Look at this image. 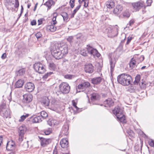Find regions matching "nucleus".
Wrapping results in <instances>:
<instances>
[{"label": "nucleus", "mask_w": 154, "mask_h": 154, "mask_svg": "<svg viewBox=\"0 0 154 154\" xmlns=\"http://www.w3.org/2000/svg\"><path fill=\"white\" fill-rule=\"evenodd\" d=\"M51 51L56 59H60L68 53L67 45L63 43L55 44L51 46Z\"/></svg>", "instance_id": "obj_1"}, {"label": "nucleus", "mask_w": 154, "mask_h": 154, "mask_svg": "<svg viewBox=\"0 0 154 154\" xmlns=\"http://www.w3.org/2000/svg\"><path fill=\"white\" fill-rule=\"evenodd\" d=\"M118 82L123 86H128L132 81L130 75L126 74H122L117 77Z\"/></svg>", "instance_id": "obj_2"}, {"label": "nucleus", "mask_w": 154, "mask_h": 154, "mask_svg": "<svg viewBox=\"0 0 154 154\" xmlns=\"http://www.w3.org/2000/svg\"><path fill=\"white\" fill-rule=\"evenodd\" d=\"M113 112L121 122L123 123L126 122L125 117L123 114V111L119 107H116L113 110Z\"/></svg>", "instance_id": "obj_3"}, {"label": "nucleus", "mask_w": 154, "mask_h": 154, "mask_svg": "<svg viewBox=\"0 0 154 154\" xmlns=\"http://www.w3.org/2000/svg\"><path fill=\"white\" fill-rule=\"evenodd\" d=\"M0 114L4 118H11L10 110L7 108L6 106L4 103L0 105Z\"/></svg>", "instance_id": "obj_4"}, {"label": "nucleus", "mask_w": 154, "mask_h": 154, "mask_svg": "<svg viewBox=\"0 0 154 154\" xmlns=\"http://www.w3.org/2000/svg\"><path fill=\"white\" fill-rule=\"evenodd\" d=\"M59 89L56 92L58 96L61 94L68 93L70 91V87L67 83L63 82L60 85Z\"/></svg>", "instance_id": "obj_5"}, {"label": "nucleus", "mask_w": 154, "mask_h": 154, "mask_svg": "<svg viewBox=\"0 0 154 154\" xmlns=\"http://www.w3.org/2000/svg\"><path fill=\"white\" fill-rule=\"evenodd\" d=\"M33 67L35 71L39 73L42 74L46 71L45 66L39 62L35 63Z\"/></svg>", "instance_id": "obj_6"}, {"label": "nucleus", "mask_w": 154, "mask_h": 154, "mask_svg": "<svg viewBox=\"0 0 154 154\" xmlns=\"http://www.w3.org/2000/svg\"><path fill=\"white\" fill-rule=\"evenodd\" d=\"M32 96L29 93H27L23 95V102L26 104L30 103L32 100Z\"/></svg>", "instance_id": "obj_7"}, {"label": "nucleus", "mask_w": 154, "mask_h": 154, "mask_svg": "<svg viewBox=\"0 0 154 154\" xmlns=\"http://www.w3.org/2000/svg\"><path fill=\"white\" fill-rule=\"evenodd\" d=\"M58 101L55 99H53L51 102L50 105H49V108L51 109L56 111L57 108L58 107Z\"/></svg>", "instance_id": "obj_8"}, {"label": "nucleus", "mask_w": 154, "mask_h": 154, "mask_svg": "<svg viewBox=\"0 0 154 154\" xmlns=\"http://www.w3.org/2000/svg\"><path fill=\"white\" fill-rule=\"evenodd\" d=\"M87 50L89 53L93 55L94 56H96L97 57H99L100 56V54L96 49L89 46L87 48Z\"/></svg>", "instance_id": "obj_9"}, {"label": "nucleus", "mask_w": 154, "mask_h": 154, "mask_svg": "<svg viewBox=\"0 0 154 154\" xmlns=\"http://www.w3.org/2000/svg\"><path fill=\"white\" fill-rule=\"evenodd\" d=\"M106 31L107 33L109 34V35L112 37L116 36L118 33L117 29H112L111 28L108 27L106 29Z\"/></svg>", "instance_id": "obj_10"}, {"label": "nucleus", "mask_w": 154, "mask_h": 154, "mask_svg": "<svg viewBox=\"0 0 154 154\" xmlns=\"http://www.w3.org/2000/svg\"><path fill=\"white\" fill-rule=\"evenodd\" d=\"M134 11H138L143 6V4L142 2H137L134 3L132 4Z\"/></svg>", "instance_id": "obj_11"}, {"label": "nucleus", "mask_w": 154, "mask_h": 154, "mask_svg": "<svg viewBox=\"0 0 154 154\" xmlns=\"http://www.w3.org/2000/svg\"><path fill=\"white\" fill-rule=\"evenodd\" d=\"M26 91L29 92L32 91L35 88L34 85L31 82L27 83L25 86Z\"/></svg>", "instance_id": "obj_12"}, {"label": "nucleus", "mask_w": 154, "mask_h": 154, "mask_svg": "<svg viewBox=\"0 0 154 154\" xmlns=\"http://www.w3.org/2000/svg\"><path fill=\"white\" fill-rule=\"evenodd\" d=\"M85 70L86 72L92 73L94 71V66L91 63L86 64L85 66Z\"/></svg>", "instance_id": "obj_13"}, {"label": "nucleus", "mask_w": 154, "mask_h": 154, "mask_svg": "<svg viewBox=\"0 0 154 154\" xmlns=\"http://www.w3.org/2000/svg\"><path fill=\"white\" fill-rule=\"evenodd\" d=\"M38 137L41 140V146L43 147L46 146L47 145L49 144L50 140L49 139H47L43 138L42 137H40L39 136Z\"/></svg>", "instance_id": "obj_14"}, {"label": "nucleus", "mask_w": 154, "mask_h": 154, "mask_svg": "<svg viewBox=\"0 0 154 154\" xmlns=\"http://www.w3.org/2000/svg\"><path fill=\"white\" fill-rule=\"evenodd\" d=\"M41 103L45 106H48L50 104V100L48 97H44L42 99Z\"/></svg>", "instance_id": "obj_15"}, {"label": "nucleus", "mask_w": 154, "mask_h": 154, "mask_svg": "<svg viewBox=\"0 0 154 154\" xmlns=\"http://www.w3.org/2000/svg\"><path fill=\"white\" fill-rule=\"evenodd\" d=\"M90 85V84L89 82H85L79 84L78 85L77 88L79 89L84 90L89 87Z\"/></svg>", "instance_id": "obj_16"}, {"label": "nucleus", "mask_w": 154, "mask_h": 154, "mask_svg": "<svg viewBox=\"0 0 154 154\" xmlns=\"http://www.w3.org/2000/svg\"><path fill=\"white\" fill-rule=\"evenodd\" d=\"M104 104L105 106L108 107L113 106L114 103L112 99L108 98L104 101Z\"/></svg>", "instance_id": "obj_17"}, {"label": "nucleus", "mask_w": 154, "mask_h": 154, "mask_svg": "<svg viewBox=\"0 0 154 154\" xmlns=\"http://www.w3.org/2000/svg\"><path fill=\"white\" fill-rule=\"evenodd\" d=\"M136 60V62L137 64L141 62L144 59V57L143 56H135L133 58Z\"/></svg>", "instance_id": "obj_18"}, {"label": "nucleus", "mask_w": 154, "mask_h": 154, "mask_svg": "<svg viewBox=\"0 0 154 154\" xmlns=\"http://www.w3.org/2000/svg\"><path fill=\"white\" fill-rule=\"evenodd\" d=\"M69 142L66 139H63L60 142L61 147L63 148H67L68 146Z\"/></svg>", "instance_id": "obj_19"}, {"label": "nucleus", "mask_w": 154, "mask_h": 154, "mask_svg": "<svg viewBox=\"0 0 154 154\" xmlns=\"http://www.w3.org/2000/svg\"><path fill=\"white\" fill-rule=\"evenodd\" d=\"M14 143L12 141L8 142L6 146L7 149L8 151L13 150L14 149Z\"/></svg>", "instance_id": "obj_20"}, {"label": "nucleus", "mask_w": 154, "mask_h": 154, "mask_svg": "<svg viewBox=\"0 0 154 154\" xmlns=\"http://www.w3.org/2000/svg\"><path fill=\"white\" fill-rule=\"evenodd\" d=\"M69 127L68 125H66L63 127L61 131V135H67L68 134Z\"/></svg>", "instance_id": "obj_21"}, {"label": "nucleus", "mask_w": 154, "mask_h": 154, "mask_svg": "<svg viewBox=\"0 0 154 154\" xmlns=\"http://www.w3.org/2000/svg\"><path fill=\"white\" fill-rule=\"evenodd\" d=\"M24 83V81L20 79L18 80L15 83L14 87L15 88H21Z\"/></svg>", "instance_id": "obj_22"}, {"label": "nucleus", "mask_w": 154, "mask_h": 154, "mask_svg": "<svg viewBox=\"0 0 154 154\" xmlns=\"http://www.w3.org/2000/svg\"><path fill=\"white\" fill-rule=\"evenodd\" d=\"M123 9L121 5H118L114 9L113 12L115 14H118L120 13Z\"/></svg>", "instance_id": "obj_23"}, {"label": "nucleus", "mask_w": 154, "mask_h": 154, "mask_svg": "<svg viewBox=\"0 0 154 154\" xmlns=\"http://www.w3.org/2000/svg\"><path fill=\"white\" fill-rule=\"evenodd\" d=\"M26 130V127L25 125L20 127L19 131V135H24Z\"/></svg>", "instance_id": "obj_24"}, {"label": "nucleus", "mask_w": 154, "mask_h": 154, "mask_svg": "<svg viewBox=\"0 0 154 154\" xmlns=\"http://www.w3.org/2000/svg\"><path fill=\"white\" fill-rule=\"evenodd\" d=\"M116 61L115 59H112L111 58L110 60V71L111 72H113L115 66Z\"/></svg>", "instance_id": "obj_25"}, {"label": "nucleus", "mask_w": 154, "mask_h": 154, "mask_svg": "<svg viewBox=\"0 0 154 154\" xmlns=\"http://www.w3.org/2000/svg\"><path fill=\"white\" fill-rule=\"evenodd\" d=\"M102 79L100 77L93 78L91 79L92 83L97 84L100 83L102 81Z\"/></svg>", "instance_id": "obj_26"}, {"label": "nucleus", "mask_w": 154, "mask_h": 154, "mask_svg": "<svg viewBox=\"0 0 154 154\" xmlns=\"http://www.w3.org/2000/svg\"><path fill=\"white\" fill-rule=\"evenodd\" d=\"M136 60L132 58L129 62V66L131 69L134 68L137 65L136 62Z\"/></svg>", "instance_id": "obj_27"}, {"label": "nucleus", "mask_w": 154, "mask_h": 154, "mask_svg": "<svg viewBox=\"0 0 154 154\" xmlns=\"http://www.w3.org/2000/svg\"><path fill=\"white\" fill-rule=\"evenodd\" d=\"M42 120L40 116H38L35 117H33L32 119V122L33 123H37L41 122Z\"/></svg>", "instance_id": "obj_28"}, {"label": "nucleus", "mask_w": 154, "mask_h": 154, "mask_svg": "<svg viewBox=\"0 0 154 154\" xmlns=\"http://www.w3.org/2000/svg\"><path fill=\"white\" fill-rule=\"evenodd\" d=\"M48 125L51 126H54L58 124L57 121L54 119H49L48 121Z\"/></svg>", "instance_id": "obj_29"}, {"label": "nucleus", "mask_w": 154, "mask_h": 154, "mask_svg": "<svg viewBox=\"0 0 154 154\" xmlns=\"http://www.w3.org/2000/svg\"><path fill=\"white\" fill-rule=\"evenodd\" d=\"M114 2L112 1H108L106 3V5L108 8H111L114 7L115 6Z\"/></svg>", "instance_id": "obj_30"}, {"label": "nucleus", "mask_w": 154, "mask_h": 154, "mask_svg": "<svg viewBox=\"0 0 154 154\" xmlns=\"http://www.w3.org/2000/svg\"><path fill=\"white\" fill-rule=\"evenodd\" d=\"M91 99L92 101H94L99 99V95L96 93H93L91 95Z\"/></svg>", "instance_id": "obj_31"}, {"label": "nucleus", "mask_w": 154, "mask_h": 154, "mask_svg": "<svg viewBox=\"0 0 154 154\" xmlns=\"http://www.w3.org/2000/svg\"><path fill=\"white\" fill-rule=\"evenodd\" d=\"M25 71L24 69H21L16 72V74L17 76H22L24 75Z\"/></svg>", "instance_id": "obj_32"}, {"label": "nucleus", "mask_w": 154, "mask_h": 154, "mask_svg": "<svg viewBox=\"0 0 154 154\" xmlns=\"http://www.w3.org/2000/svg\"><path fill=\"white\" fill-rule=\"evenodd\" d=\"M54 4V2L52 0H49L45 3L44 5L48 7V10L50 9L52 5Z\"/></svg>", "instance_id": "obj_33"}, {"label": "nucleus", "mask_w": 154, "mask_h": 154, "mask_svg": "<svg viewBox=\"0 0 154 154\" xmlns=\"http://www.w3.org/2000/svg\"><path fill=\"white\" fill-rule=\"evenodd\" d=\"M47 28L48 30L52 32H54L57 29V27L54 26V25L52 24L51 25L48 26Z\"/></svg>", "instance_id": "obj_34"}, {"label": "nucleus", "mask_w": 154, "mask_h": 154, "mask_svg": "<svg viewBox=\"0 0 154 154\" xmlns=\"http://www.w3.org/2000/svg\"><path fill=\"white\" fill-rule=\"evenodd\" d=\"M40 116L41 117L42 120L45 119L48 116V113L44 111L40 112Z\"/></svg>", "instance_id": "obj_35"}, {"label": "nucleus", "mask_w": 154, "mask_h": 154, "mask_svg": "<svg viewBox=\"0 0 154 154\" xmlns=\"http://www.w3.org/2000/svg\"><path fill=\"white\" fill-rule=\"evenodd\" d=\"M140 79V75H137L135 77V80L134 83V85H137L139 83Z\"/></svg>", "instance_id": "obj_36"}, {"label": "nucleus", "mask_w": 154, "mask_h": 154, "mask_svg": "<svg viewBox=\"0 0 154 154\" xmlns=\"http://www.w3.org/2000/svg\"><path fill=\"white\" fill-rule=\"evenodd\" d=\"M61 15L63 17V20L64 21H68V16L66 12H63L61 13Z\"/></svg>", "instance_id": "obj_37"}, {"label": "nucleus", "mask_w": 154, "mask_h": 154, "mask_svg": "<svg viewBox=\"0 0 154 154\" xmlns=\"http://www.w3.org/2000/svg\"><path fill=\"white\" fill-rule=\"evenodd\" d=\"M79 4L84 3V6L85 7H87L88 6V0H79Z\"/></svg>", "instance_id": "obj_38"}, {"label": "nucleus", "mask_w": 154, "mask_h": 154, "mask_svg": "<svg viewBox=\"0 0 154 154\" xmlns=\"http://www.w3.org/2000/svg\"><path fill=\"white\" fill-rule=\"evenodd\" d=\"M57 14L56 13H54L53 14V17L52 19V21L51 22V24L54 25H55L57 23V21H56Z\"/></svg>", "instance_id": "obj_39"}, {"label": "nucleus", "mask_w": 154, "mask_h": 154, "mask_svg": "<svg viewBox=\"0 0 154 154\" xmlns=\"http://www.w3.org/2000/svg\"><path fill=\"white\" fill-rule=\"evenodd\" d=\"M28 116V114H26L25 115L21 116L20 119L19 120V122H23L26 117Z\"/></svg>", "instance_id": "obj_40"}, {"label": "nucleus", "mask_w": 154, "mask_h": 154, "mask_svg": "<svg viewBox=\"0 0 154 154\" xmlns=\"http://www.w3.org/2000/svg\"><path fill=\"white\" fill-rule=\"evenodd\" d=\"M5 4L6 5L11 6L14 4L12 2V0H5Z\"/></svg>", "instance_id": "obj_41"}, {"label": "nucleus", "mask_w": 154, "mask_h": 154, "mask_svg": "<svg viewBox=\"0 0 154 154\" xmlns=\"http://www.w3.org/2000/svg\"><path fill=\"white\" fill-rule=\"evenodd\" d=\"M123 16L124 17H128L130 16V13L128 10L125 11L123 13Z\"/></svg>", "instance_id": "obj_42"}, {"label": "nucleus", "mask_w": 154, "mask_h": 154, "mask_svg": "<svg viewBox=\"0 0 154 154\" xmlns=\"http://www.w3.org/2000/svg\"><path fill=\"white\" fill-rule=\"evenodd\" d=\"M53 73L52 72H48L45 75H44L43 77V78L44 80H46L48 77L49 76L51 75Z\"/></svg>", "instance_id": "obj_43"}, {"label": "nucleus", "mask_w": 154, "mask_h": 154, "mask_svg": "<svg viewBox=\"0 0 154 154\" xmlns=\"http://www.w3.org/2000/svg\"><path fill=\"white\" fill-rule=\"evenodd\" d=\"M80 53L81 55L84 56L87 55V52L86 49H83L81 50Z\"/></svg>", "instance_id": "obj_44"}, {"label": "nucleus", "mask_w": 154, "mask_h": 154, "mask_svg": "<svg viewBox=\"0 0 154 154\" xmlns=\"http://www.w3.org/2000/svg\"><path fill=\"white\" fill-rule=\"evenodd\" d=\"M72 103L73 106L75 108V109L76 111H78L79 108L76 106L77 101L75 102V100H72Z\"/></svg>", "instance_id": "obj_45"}, {"label": "nucleus", "mask_w": 154, "mask_h": 154, "mask_svg": "<svg viewBox=\"0 0 154 154\" xmlns=\"http://www.w3.org/2000/svg\"><path fill=\"white\" fill-rule=\"evenodd\" d=\"M75 77V75H65V78L66 79H72L73 78H74Z\"/></svg>", "instance_id": "obj_46"}, {"label": "nucleus", "mask_w": 154, "mask_h": 154, "mask_svg": "<svg viewBox=\"0 0 154 154\" xmlns=\"http://www.w3.org/2000/svg\"><path fill=\"white\" fill-rule=\"evenodd\" d=\"M51 129L49 128L48 129L44 131V133L46 135H48L51 133Z\"/></svg>", "instance_id": "obj_47"}, {"label": "nucleus", "mask_w": 154, "mask_h": 154, "mask_svg": "<svg viewBox=\"0 0 154 154\" xmlns=\"http://www.w3.org/2000/svg\"><path fill=\"white\" fill-rule=\"evenodd\" d=\"M139 85L141 88H144L145 87L146 84L142 81V82L141 81L139 83Z\"/></svg>", "instance_id": "obj_48"}, {"label": "nucleus", "mask_w": 154, "mask_h": 154, "mask_svg": "<svg viewBox=\"0 0 154 154\" xmlns=\"http://www.w3.org/2000/svg\"><path fill=\"white\" fill-rule=\"evenodd\" d=\"M135 89V87L133 86H131L128 89V91L130 92H134Z\"/></svg>", "instance_id": "obj_49"}, {"label": "nucleus", "mask_w": 154, "mask_h": 154, "mask_svg": "<svg viewBox=\"0 0 154 154\" xmlns=\"http://www.w3.org/2000/svg\"><path fill=\"white\" fill-rule=\"evenodd\" d=\"M49 67L51 69H54L55 68V65L54 63H49Z\"/></svg>", "instance_id": "obj_50"}, {"label": "nucleus", "mask_w": 154, "mask_h": 154, "mask_svg": "<svg viewBox=\"0 0 154 154\" xmlns=\"http://www.w3.org/2000/svg\"><path fill=\"white\" fill-rule=\"evenodd\" d=\"M127 133H128V134L131 136H133L134 135V133L133 131L131 130H128L127 131Z\"/></svg>", "instance_id": "obj_51"}, {"label": "nucleus", "mask_w": 154, "mask_h": 154, "mask_svg": "<svg viewBox=\"0 0 154 154\" xmlns=\"http://www.w3.org/2000/svg\"><path fill=\"white\" fill-rule=\"evenodd\" d=\"M67 40L70 43L72 42L73 41V37L72 36H70L67 38Z\"/></svg>", "instance_id": "obj_52"}, {"label": "nucleus", "mask_w": 154, "mask_h": 154, "mask_svg": "<svg viewBox=\"0 0 154 154\" xmlns=\"http://www.w3.org/2000/svg\"><path fill=\"white\" fill-rule=\"evenodd\" d=\"M74 2L75 0H70L69 2V5L71 6V7L72 8H73L74 7Z\"/></svg>", "instance_id": "obj_53"}, {"label": "nucleus", "mask_w": 154, "mask_h": 154, "mask_svg": "<svg viewBox=\"0 0 154 154\" xmlns=\"http://www.w3.org/2000/svg\"><path fill=\"white\" fill-rule=\"evenodd\" d=\"M133 37L132 36L128 37L126 43V45H128L131 42V41L133 39Z\"/></svg>", "instance_id": "obj_54"}, {"label": "nucleus", "mask_w": 154, "mask_h": 154, "mask_svg": "<svg viewBox=\"0 0 154 154\" xmlns=\"http://www.w3.org/2000/svg\"><path fill=\"white\" fill-rule=\"evenodd\" d=\"M19 6V2L18 0H15V3L14 7L16 8H18Z\"/></svg>", "instance_id": "obj_55"}, {"label": "nucleus", "mask_w": 154, "mask_h": 154, "mask_svg": "<svg viewBox=\"0 0 154 154\" xmlns=\"http://www.w3.org/2000/svg\"><path fill=\"white\" fill-rule=\"evenodd\" d=\"M75 9L73 10L72 13L71 14L70 18H72L74 17V15L76 12L77 11Z\"/></svg>", "instance_id": "obj_56"}, {"label": "nucleus", "mask_w": 154, "mask_h": 154, "mask_svg": "<svg viewBox=\"0 0 154 154\" xmlns=\"http://www.w3.org/2000/svg\"><path fill=\"white\" fill-rule=\"evenodd\" d=\"M35 35L37 38H39L41 37L42 35L40 32H38L36 33Z\"/></svg>", "instance_id": "obj_57"}, {"label": "nucleus", "mask_w": 154, "mask_h": 154, "mask_svg": "<svg viewBox=\"0 0 154 154\" xmlns=\"http://www.w3.org/2000/svg\"><path fill=\"white\" fill-rule=\"evenodd\" d=\"M149 144L151 146H154V141L151 140L149 141Z\"/></svg>", "instance_id": "obj_58"}, {"label": "nucleus", "mask_w": 154, "mask_h": 154, "mask_svg": "<svg viewBox=\"0 0 154 154\" xmlns=\"http://www.w3.org/2000/svg\"><path fill=\"white\" fill-rule=\"evenodd\" d=\"M19 135V140L20 142H21L23 141V135Z\"/></svg>", "instance_id": "obj_59"}, {"label": "nucleus", "mask_w": 154, "mask_h": 154, "mask_svg": "<svg viewBox=\"0 0 154 154\" xmlns=\"http://www.w3.org/2000/svg\"><path fill=\"white\" fill-rule=\"evenodd\" d=\"M31 25H35L36 24V21L35 20H32L31 22Z\"/></svg>", "instance_id": "obj_60"}, {"label": "nucleus", "mask_w": 154, "mask_h": 154, "mask_svg": "<svg viewBox=\"0 0 154 154\" xmlns=\"http://www.w3.org/2000/svg\"><path fill=\"white\" fill-rule=\"evenodd\" d=\"M6 57V54L5 53L3 54L1 56L2 58L3 59H5Z\"/></svg>", "instance_id": "obj_61"}, {"label": "nucleus", "mask_w": 154, "mask_h": 154, "mask_svg": "<svg viewBox=\"0 0 154 154\" xmlns=\"http://www.w3.org/2000/svg\"><path fill=\"white\" fill-rule=\"evenodd\" d=\"M3 141V137H2L0 136V146H1L2 143Z\"/></svg>", "instance_id": "obj_62"}, {"label": "nucleus", "mask_w": 154, "mask_h": 154, "mask_svg": "<svg viewBox=\"0 0 154 154\" xmlns=\"http://www.w3.org/2000/svg\"><path fill=\"white\" fill-rule=\"evenodd\" d=\"M81 7V5L80 4H79L78 6H77L75 9L77 11H78L79 9H80Z\"/></svg>", "instance_id": "obj_63"}, {"label": "nucleus", "mask_w": 154, "mask_h": 154, "mask_svg": "<svg viewBox=\"0 0 154 154\" xmlns=\"http://www.w3.org/2000/svg\"><path fill=\"white\" fill-rule=\"evenodd\" d=\"M134 21L133 20H131L129 21V24L130 26H131L132 24H133Z\"/></svg>", "instance_id": "obj_64"}]
</instances>
